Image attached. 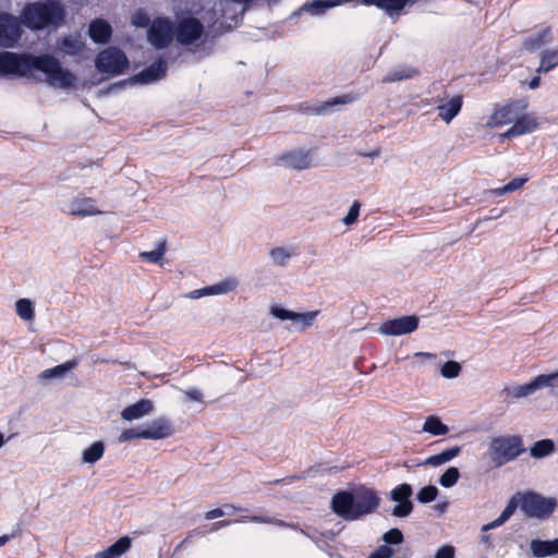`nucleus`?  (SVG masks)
I'll return each mask as SVG.
<instances>
[{
    "label": "nucleus",
    "mask_w": 558,
    "mask_h": 558,
    "mask_svg": "<svg viewBox=\"0 0 558 558\" xmlns=\"http://www.w3.org/2000/svg\"><path fill=\"white\" fill-rule=\"evenodd\" d=\"M34 70L44 73L47 83L53 87L70 89L76 83L75 74L63 68L60 60L52 54L0 52V75L23 77Z\"/></svg>",
    "instance_id": "f257e3e1"
},
{
    "label": "nucleus",
    "mask_w": 558,
    "mask_h": 558,
    "mask_svg": "<svg viewBox=\"0 0 558 558\" xmlns=\"http://www.w3.org/2000/svg\"><path fill=\"white\" fill-rule=\"evenodd\" d=\"M380 497L374 488L361 486L351 490H339L330 500V509L344 521H357L374 513Z\"/></svg>",
    "instance_id": "f03ea898"
},
{
    "label": "nucleus",
    "mask_w": 558,
    "mask_h": 558,
    "mask_svg": "<svg viewBox=\"0 0 558 558\" xmlns=\"http://www.w3.org/2000/svg\"><path fill=\"white\" fill-rule=\"evenodd\" d=\"M20 23L31 31L58 27L65 19L64 7L56 0L26 3L20 13Z\"/></svg>",
    "instance_id": "7ed1b4c3"
},
{
    "label": "nucleus",
    "mask_w": 558,
    "mask_h": 558,
    "mask_svg": "<svg viewBox=\"0 0 558 558\" xmlns=\"http://www.w3.org/2000/svg\"><path fill=\"white\" fill-rule=\"evenodd\" d=\"M526 451L520 435L493 437L488 444V454L495 468H501L518 459Z\"/></svg>",
    "instance_id": "20e7f679"
},
{
    "label": "nucleus",
    "mask_w": 558,
    "mask_h": 558,
    "mask_svg": "<svg viewBox=\"0 0 558 558\" xmlns=\"http://www.w3.org/2000/svg\"><path fill=\"white\" fill-rule=\"evenodd\" d=\"M521 497V512L529 519L544 521L549 519L558 507L555 497H546L535 490L518 492Z\"/></svg>",
    "instance_id": "39448f33"
},
{
    "label": "nucleus",
    "mask_w": 558,
    "mask_h": 558,
    "mask_svg": "<svg viewBox=\"0 0 558 558\" xmlns=\"http://www.w3.org/2000/svg\"><path fill=\"white\" fill-rule=\"evenodd\" d=\"M129 65L130 63L125 53L116 47H109L100 51L95 59L97 71L111 76L122 74Z\"/></svg>",
    "instance_id": "423d86ee"
},
{
    "label": "nucleus",
    "mask_w": 558,
    "mask_h": 558,
    "mask_svg": "<svg viewBox=\"0 0 558 558\" xmlns=\"http://www.w3.org/2000/svg\"><path fill=\"white\" fill-rule=\"evenodd\" d=\"M168 70V63L165 58L159 57L149 65L144 68L142 71L133 75L129 80L120 81L112 85L114 87H125L129 84L146 85L155 83L166 76Z\"/></svg>",
    "instance_id": "0eeeda50"
},
{
    "label": "nucleus",
    "mask_w": 558,
    "mask_h": 558,
    "mask_svg": "<svg viewBox=\"0 0 558 558\" xmlns=\"http://www.w3.org/2000/svg\"><path fill=\"white\" fill-rule=\"evenodd\" d=\"M174 38V24L168 17H156L147 29V39L156 49L168 47Z\"/></svg>",
    "instance_id": "6e6552de"
},
{
    "label": "nucleus",
    "mask_w": 558,
    "mask_h": 558,
    "mask_svg": "<svg viewBox=\"0 0 558 558\" xmlns=\"http://www.w3.org/2000/svg\"><path fill=\"white\" fill-rule=\"evenodd\" d=\"M204 34L203 23L194 16L180 19L174 26V37L181 45L190 46L196 43Z\"/></svg>",
    "instance_id": "1a4fd4ad"
},
{
    "label": "nucleus",
    "mask_w": 558,
    "mask_h": 558,
    "mask_svg": "<svg viewBox=\"0 0 558 558\" xmlns=\"http://www.w3.org/2000/svg\"><path fill=\"white\" fill-rule=\"evenodd\" d=\"M22 34L20 20L10 13L0 14V47H15Z\"/></svg>",
    "instance_id": "9d476101"
},
{
    "label": "nucleus",
    "mask_w": 558,
    "mask_h": 558,
    "mask_svg": "<svg viewBox=\"0 0 558 558\" xmlns=\"http://www.w3.org/2000/svg\"><path fill=\"white\" fill-rule=\"evenodd\" d=\"M420 319L415 315H407L388 319L379 327V332L387 336H402L415 331Z\"/></svg>",
    "instance_id": "9b49d317"
},
{
    "label": "nucleus",
    "mask_w": 558,
    "mask_h": 558,
    "mask_svg": "<svg viewBox=\"0 0 558 558\" xmlns=\"http://www.w3.org/2000/svg\"><path fill=\"white\" fill-rule=\"evenodd\" d=\"M350 0H311L303 3L296 11L292 13V16H299L302 13H308L313 16H320L326 13L329 9L339 7Z\"/></svg>",
    "instance_id": "f8f14e48"
},
{
    "label": "nucleus",
    "mask_w": 558,
    "mask_h": 558,
    "mask_svg": "<svg viewBox=\"0 0 558 558\" xmlns=\"http://www.w3.org/2000/svg\"><path fill=\"white\" fill-rule=\"evenodd\" d=\"M270 314L280 320H291L293 323H301L302 328L310 327L316 316V313H296L284 308L280 305H272L270 307Z\"/></svg>",
    "instance_id": "ddd939ff"
},
{
    "label": "nucleus",
    "mask_w": 558,
    "mask_h": 558,
    "mask_svg": "<svg viewBox=\"0 0 558 558\" xmlns=\"http://www.w3.org/2000/svg\"><path fill=\"white\" fill-rule=\"evenodd\" d=\"M146 439H163L173 434V427L170 420L166 417H158L146 424H143Z\"/></svg>",
    "instance_id": "4468645a"
},
{
    "label": "nucleus",
    "mask_w": 558,
    "mask_h": 558,
    "mask_svg": "<svg viewBox=\"0 0 558 558\" xmlns=\"http://www.w3.org/2000/svg\"><path fill=\"white\" fill-rule=\"evenodd\" d=\"M95 199L92 197H75L69 205L66 211L72 216L88 217L101 215L102 211L97 209Z\"/></svg>",
    "instance_id": "2eb2a0df"
},
{
    "label": "nucleus",
    "mask_w": 558,
    "mask_h": 558,
    "mask_svg": "<svg viewBox=\"0 0 558 558\" xmlns=\"http://www.w3.org/2000/svg\"><path fill=\"white\" fill-rule=\"evenodd\" d=\"M357 99V96L354 94H343L325 101L319 102L316 106L307 107L305 109V113H311L315 116H322L330 112L336 106L352 104Z\"/></svg>",
    "instance_id": "dca6fc26"
},
{
    "label": "nucleus",
    "mask_w": 558,
    "mask_h": 558,
    "mask_svg": "<svg viewBox=\"0 0 558 558\" xmlns=\"http://www.w3.org/2000/svg\"><path fill=\"white\" fill-rule=\"evenodd\" d=\"M112 35V27L104 19L97 17L89 23L88 36L98 45H106L109 43Z\"/></svg>",
    "instance_id": "f3484780"
},
{
    "label": "nucleus",
    "mask_w": 558,
    "mask_h": 558,
    "mask_svg": "<svg viewBox=\"0 0 558 558\" xmlns=\"http://www.w3.org/2000/svg\"><path fill=\"white\" fill-rule=\"evenodd\" d=\"M521 505H522L521 497L518 496V493H515L508 500L507 506L501 511L499 517L497 519H495L494 521H492V522H489L487 524H484L481 527V532L482 533H487L490 530H494V529H497V527L501 526L505 522H507L512 517V514L514 513L517 508L521 509Z\"/></svg>",
    "instance_id": "a211bd4d"
},
{
    "label": "nucleus",
    "mask_w": 558,
    "mask_h": 558,
    "mask_svg": "<svg viewBox=\"0 0 558 558\" xmlns=\"http://www.w3.org/2000/svg\"><path fill=\"white\" fill-rule=\"evenodd\" d=\"M537 121L529 116H522L514 120L513 124L504 133L507 138L529 134L537 129Z\"/></svg>",
    "instance_id": "6ab92c4d"
},
{
    "label": "nucleus",
    "mask_w": 558,
    "mask_h": 558,
    "mask_svg": "<svg viewBox=\"0 0 558 558\" xmlns=\"http://www.w3.org/2000/svg\"><path fill=\"white\" fill-rule=\"evenodd\" d=\"M282 162H284L288 167L296 170H304L311 166V155L310 151H305L303 149H296L289 153H286L279 158Z\"/></svg>",
    "instance_id": "aec40b11"
},
{
    "label": "nucleus",
    "mask_w": 558,
    "mask_h": 558,
    "mask_svg": "<svg viewBox=\"0 0 558 558\" xmlns=\"http://www.w3.org/2000/svg\"><path fill=\"white\" fill-rule=\"evenodd\" d=\"M153 409L154 404L149 399H140L135 403L124 408L121 412V416L125 421H134L149 414Z\"/></svg>",
    "instance_id": "412c9836"
},
{
    "label": "nucleus",
    "mask_w": 558,
    "mask_h": 558,
    "mask_svg": "<svg viewBox=\"0 0 558 558\" xmlns=\"http://www.w3.org/2000/svg\"><path fill=\"white\" fill-rule=\"evenodd\" d=\"M462 105V96H453L448 101L437 106L438 117L446 123H450L460 113Z\"/></svg>",
    "instance_id": "4be33fe9"
},
{
    "label": "nucleus",
    "mask_w": 558,
    "mask_h": 558,
    "mask_svg": "<svg viewBox=\"0 0 558 558\" xmlns=\"http://www.w3.org/2000/svg\"><path fill=\"white\" fill-rule=\"evenodd\" d=\"M532 555L536 558H545L558 555V538L532 539L530 544Z\"/></svg>",
    "instance_id": "5701e85b"
},
{
    "label": "nucleus",
    "mask_w": 558,
    "mask_h": 558,
    "mask_svg": "<svg viewBox=\"0 0 558 558\" xmlns=\"http://www.w3.org/2000/svg\"><path fill=\"white\" fill-rule=\"evenodd\" d=\"M131 545L132 539L129 536H122L106 549L97 553L95 558H120L131 548Z\"/></svg>",
    "instance_id": "b1692460"
},
{
    "label": "nucleus",
    "mask_w": 558,
    "mask_h": 558,
    "mask_svg": "<svg viewBox=\"0 0 558 558\" xmlns=\"http://www.w3.org/2000/svg\"><path fill=\"white\" fill-rule=\"evenodd\" d=\"M556 379H558V372L537 375L531 381L522 385L524 396L529 397L539 389L551 386Z\"/></svg>",
    "instance_id": "393cba45"
},
{
    "label": "nucleus",
    "mask_w": 558,
    "mask_h": 558,
    "mask_svg": "<svg viewBox=\"0 0 558 558\" xmlns=\"http://www.w3.org/2000/svg\"><path fill=\"white\" fill-rule=\"evenodd\" d=\"M57 47L62 53L76 57L83 52L85 45L78 36L66 35L58 40Z\"/></svg>",
    "instance_id": "a878e982"
},
{
    "label": "nucleus",
    "mask_w": 558,
    "mask_h": 558,
    "mask_svg": "<svg viewBox=\"0 0 558 558\" xmlns=\"http://www.w3.org/2000/svg\"><path fill=\"white\" fill-rule=\"evenodd\" d=\"M420 74V71L416 68L410 65H400L392 70H390L384 77V83H395L404 80H410Z\"/></svg>",
    "instance_id": "bb28decb"
},
{
    "label": "nucleus",
    "mask_w": 558,
    "mask_h": 558,
    "mask_svg": "<svg viewBox=\"0 0 558 558\" xmlns=\"http://www.w3.org/2000/svg\"><path fill=\"white\" fill-rule=\"evenodd\" d=\"M461 452L460 446H453L437 454L429 456L425 459L422 465H430V466H439L442 465L452 459L457 458Z\"/></svg>",
    "instance_id": "cd10ccee"
},
{
    "label": "nucleus",
    "mask_w": 558,
    "mask_h": 558,
    "mask_svg": "<svg viewBox=\"0 0 558 558\" xmlns=\"http://www.w3.org/2000/svg\"><path fill=\"white\" fill-rule=\"evenodd\" d=\"M461 452L460 446H453L437 454L429 456L425 459L422 465H430V466H439L442 465L452 459L457 458Z\"/></svg>",
    "instance_id": "c85d7f7f"
},
{
    "label": "nucleus",
    "mask_w": 558,
    "mask_h": 558,
    "mask_svg": "<svg viewBox=\"0 0 558 558\" xmlns=\"http://www.w3.org/2000/svg\"><path fill=\"white\" fill-rule=\"evenodd\" d=\"M556 446L553 439L544 438L535 441L529 449L534 459H544L555 452Z\"/></svg>",
    "instance_id": "c756f323"
},
{
    "label": "nucleus",
    "mask_w": 558,
    "mask_h": 558,
    "mask_svg": "<svg viewBox=\"0 0 558 558\" xmlns=\"http://www.w3.org/2000/svg\"><path fill=\"white\" fill-rule=\"evenodd\" d=\"M422 432L432 436H445L449 433V427L442 423L439 416L428 415L424 421Z\"/></svg>",
    "instance_id": "7c9ffc66"
},
{
    "label": "nucleus",
    "mask_w": 558,
    "mask_h": 558,
    "mask_svg": "<svg viewBox=\"0 0 558 558\" xmlns=\"http://www.w3.org/2000/svg\"><path fill=\"white\" fill-rule=\"evenodd\" d=\"M558 66V49H545L541 53L538 74H546Z\"/></svg>",
    "instance_id": "2f4dec72"
},
{
    "label": "nucleus",
    "mask_w": 558,
    "mask_h": 558,
    "mask_svg": "<svg viewBox=\"0 0 558 558\" xmlns=\"http://www.w3.org/2000/svg\"><path fill=\"white\" fill-rule=\"evenodd\" d=\"M76 360H69L62 364L56 365L51 368L45 369L40 374V378L43 379H52V378H62L66 373L76 367Z\"/></svg>",
    "instance_id": "473e14b6"
},
{
    "label": "nucleus",
    "mask_w": 558,
    "mask_h": 558,
    "mask_svg": "<svg viewBox=\"0 0 558 558\" xmlns=\"http://www.w3.org/2000/svg\"><path fill=\"white\" fill-rule=\"evenodd\" d=\"M105 442L101 440L94 441L89 447L83 450L82 461L87 464H94L99 461L105 453Z\"/></svg>",
    "instance_id": "72a5a7b5"
},
{
    "label": "nucleus",
    "mask_w": 558,
    "mask_h": 558,
    "mask_svg": "<svg viewBox=\"0 0 558 558\" xmlns=\"http://www.w3.org/2000/svg\"><path fill=\"white\" fill-rule=\"evenodd\" d=\"M550 35V28L547 27L538 33H535L527 37L524 41V48L527 51H535L548 41Z\"/></svg>",
    "instance_id": "f704fd0d"
},
{
    "label": "nucleus",
    "mask_w": 558,
    "mask_h": 558,
    "mask_svg": "<svg viewBox=\"0 0 558 558\" xmlns=\"http://www.w3.org/2000/svg\"><path fill=\"white\" fill-rule=\"evenodd\" d=\"M413 495V487L409 483H402L397 485L390 493V500L393 502H405L411 500Z\"/></svg>",
    "instance_id": "c9c22d12"
},
{
    "label": "nucleus",
    "mask_w": 558,
    "mask_h": 558,
    "mask_svg": "<svg viewBox=\"0 0 558 558\" xmlns=\"http://www.w3.org/2000/svg\"><path fill=\"white\" fill-rule=\"evenodd\" d=\"M411 0H376V8L389 15L398 14Z\"/></svg>",
    "instance_id": "e433bc0d"
},
{
    "label": "nucleus",
    "mask_w": 558,
    "mask_h": 558,
    "mask_svg": "<svg viewBox=\"0 0 558 558\" xmlns=\"http://www.w3.org/2000/svg\"><path fill=\"white\" fill-rule=\"evenodd\" d=\"M529 179L530 178L527 175L513 178L504 186L492 190V194L495 196H501L508 193H512L522 187L529 181Z\"/></svg>",
    "instance_id": "4c0bfd02"
},
{
    "label": "nucleus",
    "mask_w": 558,
    "mask_h": 558,
    "mask_svg": "<svg viewBox=\"0 0 558 558\" xmlns=\"http://www.w3.org/2000/svg\"><path fill=\"white\" fill-rule=\"evenodd\" d=\"M492 120L496 124H508L514 120L513 105L504 106L494 111Z\"/></svg>",
    "instance_id": "58836bf2"
},
{
    "label": "nucleus",
    "mask_w": 558,
    "mask_h": 558,
    "mask_svg": "<svg viewBox=\"0 0 558 558\" xmlns=\"http://www.w3.org/2000/svg\"><path fill=\"white\" fill-rule=\"evenodd\" d=\"M460 478V471L456 466H449L439 477L438 483L444 488L453 487Z\"/></svg>",
    "instance_id": "ea45409f"
},
{
    "label": "nucleus",
    "mask_w": 558,
    "mask_h": 558,
    "mask_svg": "<svg viewBox=\"0 0 558 558\" xmlns=\"http://www.w3.org/2000/svg\"><path fill=\"white\" fill-rule=\"evenodd\" d=\"M16 314L24 320L34 318V305L28 299H20L15 303Z\"/></svg>",
    "instance_id": "a19ab883"
},
{
    "label": "nucleus",
    "mask_w": 558,
    "mask_h": 558,
    "mask_svg": "<svg viewBox=\"0 0 558 558\" xmlns=\"http://www.w3.org/2000/svg\"><path fill=\"white\" fill-rule=\"evenodd\" d=\"M134 439H146V436H145V433H144V428H143V424L134 426V427H131V428H128V429H124L120 434V436L118 438V441L119 442H128V441H131V440H134Z\"/></svg>",
    "instance_id": "79ce46f5"
},
{
    "label": "nucleus",
    "mask_w": 558,
    "mask_h": 558,
    "mask_svg": "<svg viewBox=\"0 0 558 558\" xmlns=\"http://www.w3.org/2000/svg\"><path fill=\"white\" fill-rule=\"evenodd\" d=\"M269 255L275 265L286 266L292 256V251L286 247H276L270 251Z\"/></svg>",
    "instance_id": "37998d69"
},
{
    "label": "nucleus",
    "mask_w": 558,
    "mask_h": 558,
    "mask_svg": "<svg viewBox=\"0 0 558 558\" xmlns=\"http://www.w3.org/2000/svg\"><path fill=\"white\" fill-rule=\"evenodd\" d=\"M439 494L435 485H427L422 487L416 494V500L421 504H429L434 501Z\"/></svg>",
    "instance_id": "c03bdc74"
},
{
    "label": "nucleus",
    "mask_w": 558,
    "mask_h": 558,
    "mask_svg": "<svg viewBox=\"0 0 558 558\" xmlns=\"http://www.w3.org/2000/svg\"><path fill=\"white\" fill-rule=\"evenodd\" d=\"M235 288V282L232 280H223L218 283L207 286L208 295H220L232 291Z\"/></svg>",
    "instance_id": "a18cd8bd"
},
{
    "label": "nucleus",
    "mask_w": 558,
    "mask_h": 558,
    "mask_svg": "<svg viewBox=\"0 0 558 558\" xmlns=\"http://www.w3.org/2000/svg\"><path fill=\"white\" fill-rule=\"evenodd\" d=\"M166 253V243L159 242L157 247L149 252H141L140 257L154 264H158Z\"/></svg>",
    "instance_id": "49530a36"
},
{
    "label": "nucleus",
    "mask_w": 558,
    "mask_h": 558,
    "mask_svg": "<svg viewBox=\"0 0 558 558\" xmlns=\"http://www.w3.org/2000/svg\"><path fill=\"white\" fill-rule=\"evenodd\" d=\"M383 542L388 546L400 545L404 541L402 531L398 527H392L385 532L381 536Z\"/></svg>",
    "instance_id": "de8ad7c7"
},
{
    "label": "nucleus",
    "mask_w": 558,
    "mask_h": 558,
    "mask_svg": "<svg viewBox=\"0 0 558 558\" xmlns=\"http://www.w3.org/2000/svg\"><path fill=\"white\" fill-rule=\"evenodd\" d=\"M461 373V365L456 361H447L441 365L440 374L448 379L457 378Z\"/></svg>",
    "instance_id": "09e8293b"
},
{
    "label": "nucleus",
    "mask_w": 558,
    "mask_h": 558,
    "mask_svg": "<svg viewBox=\"0 0 558 558\" xmlns=\"http://www.w3.org/2000/svg\"><path fill=\"white\" fill-rule=\"evenodd\" d=\"M413 511V502L408 500L405 502H397V505L391 510V515L396 518H407Z\"/></svg>",
    "instance_id": "8fccbe9b"
},
{
    "label": "nucleus",
    "mask_w": 558,
    "mask_h": 558,
    "mask_svg": "<svg viewBox=\"0 0 558 558\" xmlns=\"http://www.w3.org/2000/svg\"><path fill=\"white\" fill-rule=\"evenodd\" d=\"M361 204L357 201H354L349 208V211L343 217L342 222L345 226H352L357 221L360 215Z\"/></svg>",
    "instance_id": "3c124183"
},
{
    "label": "nucleus",
    "mask_w": 558,
    "mask_h": 558,
    "mask_svg": "<svg viewBox=\"0 0 558 558\" xmlns=\"http://www.w3.org/2000/svg\"><path fill=\"white\" fill-rule=\"evenodd\" d=\"M132 24L136 27H149L151 22L149 15L142 9L137 10L132 16Z\"/></svg>",
    "instance_id": "603ef678"
},
{
    "label": "nucleus",
    "mask_w": 558,
    "mask_h": 558,
    "mask_svg": "<svg viewBox=\"0 0 558 558\" xmlns=\"http://www.w3.org/2000/svg\"><path fill=\"white\" fill-rule=\"evenodd\" d=\"M310 539L317 546L318 549L328 553L330 545L324 536H320V532L313 530V535H310Z\"/></svg>",
    "instance_id": "864d4df0"
},
{
    "label": "nucleus",
    "mask_w": 558,
    "mask_h": 558,
    "mask_svg": "<svg viewBox=\"0 0 558 558\" xmlns=\"http://www.w3.org/2000/svg\"><path fill=\"white\" fill-rule=\"evenodd\" d=\"M504 393L507 397H512L513 399L525 398L522 385L508 386L504 389Z\"/></svg>",
    "instance_id": "5fc2aeb1"
},
{
    "label": "nucleus",
    "mask_w": 558,
    "mask_h": 558,
    "mask_svg": "<svg viewBox=\"0 0 558 558\" xmlns=\"http://www.w3.org/2000/svg\"><path fill=\"white\" fill-rule=\"evenodd\" d=\"M456 549L452 545L446 544L440 546L436 553L434 558H454Z\"/></svg>",
    "instance_id": "6e6d98bb"
},
{
    "label": "nucleus",
    "mask_w": 558,
    "mask_h": 558,
    "mask_svg": "<svg viewBox=\"0 0 558 558\" xmlns=\"http://www.w3.org/2000/svg\"><path fill=\"white\" fill-rule=\"evenodd\" d=\"M376 558H392L395 550L392 547L383 544L372 551Z\"/></svg>",
    "instance_id": "4d7b16f0"
},
{
    "label": "nucleus",
    "mask_w": 558,
    "mask_h": 558,
    "mask_svg": "<svg viewBox=\"0 0 558 558\" xmlns=\"http://www.w3.org/2000/svg\"><path fill=\"white\" fill-rule=\"evenodd\" d=\"M344 529L341 522H337L333 529L320 532V536L327 539H333Z\"/></svg>",
    "instance_id": "13d9d810"
},
{
    "label": "nucleus",
    "mask_w": 558,
    "mask_h": 558,
    "mask_svg": "<svg viewBox=\"0 0 558 558\" xmlns=\"http://www.w3.org/2000/svg\"><path fill=\"white\" fill-rule=\"evenodd\" d=\"M226 514H229V512L225 511V509L222 508H215L213 510H209L205 513V519L206 520H214V519H217V518H221Z\"/></svg>",
    "instance_id": "bf43d9fd"
},
{
    "label": "nucleus",
    "mask_w": 558,
    "mask_h": 558,
    "mask_svg": "<svg viewBox=\"0 0 558 558\" xmlns=\"http://www.w3.org/2000/svg\"><path fill=\"white\" fill-rule=\"evenodd\" d=\"M185 397L189 401H195V402L203 401V393L198 389L186 390Z\"/></svg>",
    "instance_id": "052dcab7"
},
{
    "label": "nucleus",
    "mask_w": 558,
    "mask_h": 558,
    "mask_svg": "<svg viewBox=\"0 0 558 558\" xmlns=\"http://www.w3.org/2000/svg\"><path fill=\"white\" fill-rule=\"evenodd\" d=\"M235 522H238V521L236 520H223V521L214 522L210 525V531L211 532L218 531L221 527L229 526V525H231L232 523H235Z\"/></svg>",
    "instance_id": "680f3d73"
},
{
    "label": "nucleus",
    "mask_w": 558,
    "mask_h": 558,
    "mask_svg": "<svg viewBox=\"0 0 558 558\" xmlns=\"http://www.w3.org/2000/svg\"><path fill=\"white\" fill-rule=\"evenodd\" d=\"M480 543L485 546L487 550L494 549L495 545L492 541L490 535L483 533L480 537Z\"/></svg>",
    "instance_id": "e2e57ef3"
},
{
    "label": "nucleus",
    "mask_w": 558,
    "mask_h": 558,
    "mask_svg": "<svg viewBox=\"0 0 558 558\" xmlns=\"http://www.w3.org/2000/svg\"><path fill=\"white\" fill-rule=\"evenodd\" d=\"M269 524H275L280 527L298 529V525L294 523L286 522L283 520L275 519V518H271V521Z\"/></svg>",
    "instance_id": "0e129e2a"
},
{
    "label": "nucleus",
    "mask_w": 558,
    "mask_h": 558,
    "mask_svg": "<svg viewBox=\"0 0 558 558\" xmlns=\"http://www.w3.org/2000/svg\"><path fill=\"white\" fill-rule=\"evenodd\" d=\"M207 289L206 287L202 288V289H196V290H193L190 292V298L191 299H199V298H203V296H207Z\"/></svg>",
    "instance_id": "69168bd1"
},
{
    "label": "nucleus",
    "mask_w": 558,
    "mask_h": 558,
    "mask_svg": "<svg viewBox=\"0 0 558 558\" xmlns=\"http://www.w3.org/2000/svg\"><path fill=\"white\" fill-rule=\"evenodd\" d=\"M250 521L256 522V523H267L269 524L271 521V518L269 517H262V515H251L248 517Z\"/></svg>",
    "instance_id": "338daca9"
},
{
    "label": "nucleus",
    "mask_w": 558,
    "mask_h": 558,
    "mask_svg": "<svg viewBox=\"0 0 558 558\" xmlns=\"http://www.w3.org/2000/svg\"><path fill=\"white\" fill-rule=\"evenodd\" d=\"M541 85V77L537 75V76H533L530 82H529V87L531 89H535L537 88L538 86Z\"/></svg>",
    "instance_id": "774afa93"
}]
</instances>
